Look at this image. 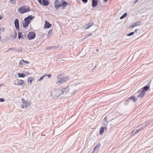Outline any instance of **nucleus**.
Returning <instances> with one entry per match:
<instances>
[{
  "label": "nucleus",
  "instance_id": "nucleus-1",
  "mask_svg": "<svg viewBox=\"0 0 153 153\" xmlns=\"http://www.w3.org/2000/svg\"><path fill=\"white\" fill-rule=\"evenodd\" d=\"M68 4L65 0H62L59 1V0H56L54 2V6L56 10H58L60 7H62L63 9L65 8Z\"/></svg>",
  "mask_w": 153,
  "mask_h": 153
},
{
  "label": "nucleus",
  "instance_id": "nucleus-2",
  "mask_svg": "<svg viewBox=\"0 0 153 153\" xmlns=\"http://www.w3.org/2000/svg\"><path fill=\"white\" fill-rule=\"evenodd\" d=\"M61 74H59L57 76V78L58 80L56 82L57 84L59 85L60 84L63 83L69 79L68 76L62 77Z\"/></svg>",
  "mask_w": 153,
  "mask_h": 153
},
{
  "label": "nucleus",
  "instance_id": "nucleus-3",
  "mask_svg": "<svg viewBox=\"0 0 153 153\" xmlns=\"http://www.w3.org/2000/svg\"><path fill=\"white\" fill-rule=\"evenodd\" d=\"M30 9L27 5H24L18 9V12L21 14L30 11Z\"/></svg>",
  "mask_w": 153,
  "mask_h": 153
},
{
  "label": "nucleus",
  "instance_id": "nucleus-4",
  "mask_svg": "<svg viewBox=\"0 0 153 153\" xmlns=\"http://www.w3.org/2000/svg\"><path fill=\"white\" fill-rule=\"evenodd\" d=\"M34 18V16L32 15L29 16L25 18L24 20V22L23 23V27L24 28L27 27L31 20Z\"/></svg>",
  "mask_w": 153,
  "mask_h": 153
},
{
  "label": "nucleus",
  "instance_id": "nucleus-5",
  "mask_svg": "<svg viewBox=\"0 0 153 153\" xmlns=\"http://www.w3.org/2000/svg\"><path fill=\"white\" fill-rule=\"evenodd\" d=\"M39 3L44 6H48L49 3L48 0H37Z\"/></svg>",
  "mask_w": 153,
  "mask_h": 153
},
{
  "label": "nucleus",
  "instance_id": "nucleus-6",
  "mask_svg": "<svg viewBox=\"0 0 153 153\" xmlns=\"http://www.w3.org/2000/svg\"><path fill=\"white\" fill-rule=\"evenodd\" d=\"M22 101L23 104L22 107V108H27L30 105V102H28L27 101H25L23 99H22Z\"/></svg>",
  "mask_w": 153,
  "mask_h": 153
},
{
  "label": "nucleus",
  "instance_id": "nucleus-7",
  "mask_svg": "<svg viewBox=\"0 0 153 153\" xmlns=\"http://www.w3.org/2000/svg\"><path fill=\"white\" fill-rule=\"evenodd\" d=\"M24 83V81L22 80L16 79L14 81V84L17 85H22Z\"/></svg>",
  "mask_w": 153,
  "mask_h": 153
},
{
  "label": "nucleus",
  "instance_id": "nucleus-8",
  "mask_svg": "<svg viewBox=\"0 0 153 153\" xmlns=\"http://www.w3.org/2000/svg\"><path fill=\"white\" fill-rule=\"evenodd\" d=\"M36 36V34L33 32H30L27 35L28 39L29 40L34 39Z\"/></svg>",
  "mask_w": 153,
  "mask_h": 153
},
{
  "label": "nucleus",
  "instance_id": "nucleus-9",
  "mask_svg": "<svg viewBox=\"0 0 153 153\" xmlns=\"http://www.w3.org/2000/svg\"><path fill=\"white\" fill-rule=\"evenodd\" d=\"M138 93L139 94L137 96L138 98H142L144 96L145 93L143 92V91H139Z\"/></svg>",
  "mask_w": 153,
  "mask_h": 153
},
{
  "label": "nucleus",
  "instance_id": "nucleus-10",
  "mask_svg": "<svg viewBox=\"0 0 153 153\" xmlns=\"http://www.w3.org/2000/svg\"><path fill=\"white\" fill-rule=\"evenodd\" d=\"M94 25V23L92 22L89 23L84 26V27L85 30L87 29Z\"/></svg>",
  "mask_w": 153,
  "mask_h": 153
},
{
  "label": "nucleus",
  "instance_id": "nucleus-11",
  "mask_svg": "<svg viewBox=\"0 0 153 153\" xmlns=\"http://www.w3.org/2000/svg\"><path fill=\"white\" fill-rule=\"evenodd\" d=\"M14 23L16 29L18 30L19 28V20L18 19H16L15 20Z\"/></svg>",
  "mask_w": 153,
  "mask_h": 153
},
{
  "label": "nucleus",
  "instance_id": "nucleus-12",
  "mask_svg": "<svg viewBox=\"0 0 153 153\" xmlns=\"http://www.w3.org/2000/svg\"><path fill=\"white\" fill-rule=\"evenodd\" d=\"M141 23V22H138L134 23L133 25H130L129 26V28H134L135 27L138 26L140 25Z\"/></svg>",
  "mask_w": 153,
  "mask_h": 153
},
{
  "label": "nucleus",
  "instance_id": "nucleus-13",
  "mask_svg": "<svg viewBox=\"0 0 153 153\" xmlns=\"http://www.w3.org/2000/svg\"><path fill=\"white\" fill-rule=\"evenodd\" d=\"M52 25L50 23H49L47 21H45V28H49Z\"/></svg>",
  "mask_w": 153,
  "mask_h": 153
},
{
  "label": "nucleus",
  "instance_id": "nucleus-14",
  "mask_svg": "<svg viewBox=\"0 0 153 153\" xmlns=\"http://www.w3.org/2000/svg\"><path fill=\"white\" fill-rule=\"evenodd\" d=\"M143 129V128H142V127H141L140 128L136 130L135 131V130H134L133 131H132L131 133H132L133 134H137V133L139 132H140L141 130H142Z\"/></svg>",
  "mask_w": 153,
  "mask_h": 153
},
{
  "label": "nucleus",
  "instance_id": "nucleus-15",
  "mask_svg": "<svg viewBox=\"0 0 153 153\" xmlns=\"http://www.w3.org/2000/svg\"><path fill=\"white\" fill-rule=\"evenodd\" d=\"M18 38L19 39L20 38L23 39H24V36L21 32H19L18 33Z\"/></svg>",
  "mask_w": 153,
  "mask_h": 153
},
{
  "label": "nucleus",
  "instance_id": "nucleus-16",
  "mask_svg": "<svg viewBox=\"0 0 153 153\" xmlns=\"http://www.w3.org/2000/svg\"><path fill=\"white\" fill-rule=\"evenodd\" d=\"M149 86H146L143 88L142 91L145 93V92L149 89Z\"/></svg>",
  "mask_w": 153,
  "mask_h": 153
},
{
  "label": "nucleus",
  "instance_id": "nucleus-17",
  "mask_svg": "<svg viewBox=\"0 0 153 153\" xmlns=\"http://www.w3.org/2000/svg\"><path fill=\"white\" fill-rule=\"evenodd\" d=\"M104 127H101L100 129V134H102L104 132Z\"/></svg>",
  "mask_w": 153,
  "mask_h": 153
},
{
  "label": "nucleus",
  "instance_id": "nucleus-18",
  "mask_svg": "<svg viewBox=\"0 0 153 153\" xmlns=\"http://www.w3.org/2000/svg\"><path fill=\"white\" fill-rule=\"evenodd\" d=\"M130 99L133 100V102H135L137 100V98L134 96H132L129 98Z\"/></svg>",
  "mask_w": 153,
  "mask_h": 153
},
{
  "label": "nucleus",
  "instance_id": "nucleus-19",
  "mask_svg": "<svg viewBox=\"0 0 153 153\" xmlns=\"http://www.w3.org/2000/svg\"><path fill=\"white\" fill-rule=\"evenodd\" d=\"M34 80V78L32 77H29L27 79V81L28 82H30L32 83V81Z\"/></svg>",
  "mask_w": 153,
  "mask_h": 153
},
{
  "label": "nucleus",
  "instance_id": "nucleus-20",
  "mask_svg": "<svg viewBox=\"0 0 153 153\" xmlns=\"http://www.w3.org/2000/svg\"><path fill=\"white\" fill-rule=\"evenodd\" d=\"M18 77H24L25 76V74L23 73L20 74H18Z\"/></svg>",
  "mask_w": 153,
  "mask_h": 153
},
{
  "label": "nucleus",
  "instance_id": "nucleus-21",
  "mask_svg": "<svg viewBox=\"0 0 153 153\" xmlns=\"http://www.w3.org/2000/svg\"><path fill=\"white\" fill-rule=\"evenodd\" d=\"M127 15V13H125L122 16L120 17V19H122L126 17Z\"/></svg>",
  "mask_w": 153,
  "mask_h": 153
},
{
  "label": "nucleus",
  "instance_id": "nucleus-22",
  "mask_svg": "<svg viewBox=\"0 0 153 153\" xmlns=\"http://www.w3.org/2000/svg\"><path fill=\"white\" fill-rule=\"evenodd\" d=\"M92 6L93 7H96V0H92Z\"/></svg>",
  "mask_w": 153,
  "mask_h": 153
},
{
  "label": "nucleus",
  "instance_id": "nucleus-23",
  "mask_svg": "<svg viewBox=\"0 0 153 153\" xmlns=\"http://www.w3.org/2000/svg\"><path fill=\"white\" fill-rule=\"evenodd\" d=\"M56 48L55 46H51L50 47H48L46 48V50H50L52 48Z\"/></svg>",
  "mask_w": 153,
  "mask_h": 153
},
{
  "label": "nucleus",
  "instance_id": "nucleus-24",
  "mask_svg": "<svg viewBox=\"0 0 153 153\" xmlns=\"http://www.w3.org/2000/svg\"><path fill=\"white\" fill-rule=\"evenodd\" d=\"M24 62H25L24 60H21L19 61V65H22L24 63Z\"/></svg>",
  "mask_w": 153,
  "mask_h": 153
},
{
  "label": "nucleus",
  "instance_id": "nucleus-25",
  "mask_svg": "<svg viewBox=\"0 0 153 153\" xmlns=\"http://www.w3.org/2000/svg\"><path fill=\"white\" fill-rule=\"evenodd\" d=\"M47 76V74H45V75H43V76H42V77H41L39 79V81H40L41 80H42L43 79V78L45 77V76Z\"/></svg>",
  "mask_w": 153,
  "mask_h": 153
},
{
  "label": "nucleus",
  "instance_id": "nucleus-26",
  "mask_svg": "<svg viewBox=\"0 0 153 153\" xmlns=\"http://www.w3.org/2000/svg\"><path fill=\"white\" fill-rule=\"evenodd\" d=\"M134 32H131V33L128 34L127 35L128 36H131L134 34Z\"/></svg>",
  "mask_w": 153,
  "mask_h": 153
},
{
  "label": "nucleus",
  "instance_id": "nucleus-27",
  "mask_svg": "<svg viewBox=\"0 0 153 153\" xmlns=\"http://www.w3.org/2000/svg\"><path fill=\"white\" fill-rule=\"evenodd\" d=\"M10 2L13 4H15L16 3V1L14 0H10Z\"/></svg>",
  "mask_w": 153,
  "mask_h": 153
},
{
  "label": "nucleus",
  "instance_id": "nucleus-28",
  "mask_svg": "<svg viewBox=\"0 0 153 153\" xmlns=\"http://www.w3.org/2000/svg\"><path fill=\"white\" fill-rule=\"evenodd\" d=\"M147 126V125H145V123H143L142 125V126L143 128L144 129L145 128H146Z\"/></svg>",
  "mask_w": 153,
  "mask_h": 153
},
{
  "label": "nucleus",
  "instance_id": "nucleus-29",
  "mask_svg": "<svg viewBox=\"0 0 153 153\" xmlns=\"http://www.w3.org/2000/svg\"><path fill=\"white\" fill-rule=\"evenodd\" d=\"M150 122L149 121H146L145 123V125H147L148 126Z\"/></svg>",
  "mask_w": 153,
  "mask_h": 153
},
{
  "label": "nucleus",
  "instance_id": "nucleus-30",
  "mask_svg": "<svg viewBox=\"0 0 153 153\" xmlns=\"http://www.w3.org/2000/svg\"><path fill=\"white\" fill-rule=\"evenodd\" d=\"M101 146L100 143H99L96 146V149H99Z\"/></svg>",
  "mask_w": 153,
  "mask_h": 153
},
{
  "label": "nucleus",
  "instance_id": "nucleus-31",
  "mask_svg": "<svg viewBox=\"0 0 153 153\" xmlns=\"http://www.w3.org/2000/svg\"><path fill=\"white\" fill-rule=\"evenodd\" d=\"M4 101L5 100L4 99L0 98V102H4Z\"/></svg>",
  "mask_w": 153,
  "mask_h": 153
},
{
  "label": "nucleus",
  "instance_id": "nucleus-32",
  "mask_svg": "<svg viewBox=\"0 0 153 153\" xmlns=\"http://www.w3.org/2000/svg\"><path fill=\"white\" fill-rule=\"evenodd\" d=\"M82 2H85V3H87L88 2V0H82Z\"/></svg>",
  "mask_w": 153,
  "mask_h": 153
},
{
  "label": "nucleus",
  "instance_id": "nucleus-33",
  "mask_svg": "<svg viewBox=\"0 0 153 153\" xmlns=\"http://www.w3.org/2000/svg\"><path fill=\"white\" fill-rule=\"evenodd\" d=\"M0 31H4V29L3 27H1L0 29Z\"/></svg>",
  "mask_w": 153,
  "mask_h": 153
},
{
  "label": "nucleus",
  "instance_id": "nucleus-34",
  "mask_svg": "<svg viewBox=\"0 0 153 153\" xmlns=\"http://www.w3.org/2000/svg\"><path fill=\"white\" fill-rule=\"evenodd\" d=\"M25 73L27 75H30V73L28 72H26Z\"/></svg>",
  "mask_w": 153,
  "mask_h": 153
},
{
  "label": "nucleus",
  "instance_id": "nucleus-35",
  "mask_svg": "<svg viewBox=\"0 0 153 153\" xmlns=\"http://www.w3.org/2000/svg\"><path fill=\"white\" fill-rule=\"evenodd\" d=\"M51 74H50L47 75V76H48L49 78H50V77L51 76Z\"/></svg>",
  "mask_w": 153,
  "mask_h": 153
},
{
  "label": "nucleus",
  "instance_id": "nucleus-36",
  "mask_svg": "<svg viewBox=\"0 0 153 153\" xmlns=\"http://www.w3.org/2000/svg\"><path fill=\"white\" fill-rule=\"evenodd\" d=\"M108 117L107 116H106L105 118V120L106 121L107 120Z\"/></svg>",
  "mask_w": 153,
  "mask_h": 153
},
{
  "label": "nucleus",
  "instance_id": "nucleus-37",
  "mask_svg": "<svg viewBox=\"0 0 153 153\" xmlns=\"http://www.w3.org/2000/svg\"><path fill=\"white\" fill-rule=\"evenodd\" d=\"M24 63L25 64H28L29 63V62L28 61H25Z\"/></svg>",
  "mask_w": 153,
  "mask_h": 153
},
{
  "label": "nucleus",
  "instance_id": "nucleus-38",
  "mask_svg": "<svg viewBox=\"0 0 153 153\" xmlns=\"http://www.w3.org/2000/svg\"><path fill=\"white\" fill-rule=\"evenodd\" d=\"M68 89H69L68 88H65V89H66V90H67V92H68Z\"/></svg>",
  "mask_w": 153,
  "mask_h": 153
},
{
  "label": "nucleus",
  "instance_id": "nucleus-39",
  "mask_svg": "<svg viewBox=\"0 0 153 153\" xmlns=\"http://www.w3.org/2000/svg\"><path fill=\"white\" fill-rule=\"evenodd\" d=\"M138 0H136V1L134 2V3H136L138 1Z\"/></svg>",
  "mask_w": 153,
  "mask_h": 153
},
{
  "label": "nucleus",
  "instance_id": "nucleus-40",
  "mask_svg": "<svg viewBox=\"0 0 153 153\" xmlns=\"http://www.w3.org/2000/svg\"><path fill=\"white\" fill-rule=\"evenodd\" d=\"M2 18V17L1 16H0V20H1Z\"/></svg>",
  "mask_w": 153,
  "mask_h": 153
},
{
  "label": "nucleus",
  "instance_id": "nucleus-41",
  "mask_svg": "<svg viewBox=\"0 0 153 153\" xmlns=\"http://www.w3.org/2000/svg\"><path fill=\"white\" fill-rule=\"evenodd\" d=\"M98 0H96V6L97 5V4H98Z\"/></svg>",
  "mask_w": 153,
  "mask_h": 153
},
{
  "label": "nucleus",
  "instance_id": "nucleus-42",
  "mask_svg": "<svg viewBox=\"0 0 153 153\" xmlns=\"http://www.w3.org/2000/svg\"><path fill=\"white\" fill-rule=\"evenodd\" d=\"M137 31H138V30H137V29H136V30H134V31H135V32H137Z\"/></svg>",
  "mask_w": 153,
  "mask_h": 153
},
{
  "label": "nucleus",
  "instance_id": "nucleus-43",
  "mask_svg": "<svg viewBox=\"0 0 153 153\" xmlns=\"http://www.w3.org/2000/svg\"><path fill=\"white\" fill-rule=\"evenodd\" d=\"M105 2H106L108 0H104Z\"/></svg>",
  "mask_w": 153,
  "mask_h": 153
},
{
  "label": "nucleus",
  "instance_id": "nucleus-44",
  "mask_svg": "<svg viewBox=\"0 0 153 153\" xmlns=\"http://www.w3.org/2000/svg\"><path fill=\"white\" fill-rule=\"evenodd\" d=\"M60 95V94H58L57 95V97H59V96Z\"/></svg>",
  "mask_w": 153,
  "mask_h": 153
},
{
  "label": "nucleus",
  "instance_id": "nucleus-45",
  "mask_svg": "<svg viewBox=\"0 0 153 153\" xmlns=\"http://www.w3.org/2000/svg\"><path fill=\"white\" fill-rule=\"evenodd\" d=\"M99 50L98 49H96V51H98Z\"/></svg>",
  "mask_w": 153,
  "mask_h": 153
},
{
  "label": "nucleus",
  "instance_id": "nucleus-46",
  "mask_svg": "<svg viewBox=\"0 0 153 153\" xmlns=\"http://www.w3.org/2000/svg\"><path fill=\"white\" fill-rule=\"evenodd\" d=\"M15 34H16V37L17 36V35H16V33H15Z\"/></svg>",
  "mask_w": 153,
  "mask_h": 153
},
{
  "label": "nucleus",
  "instance_id": "nucleus-47",
  "mask_svg": "<svg viewBox=\"0 0 153 153\" xmlns=\"http://www.w3.org/2000/svg\"><path fill=\"white\" fill-rule=\"evenodd\" d=\"M96 149V148H94V149Z\"/></svg>",
  "mask_w": 153,
  "mask_h": 153
}]
</instances>
